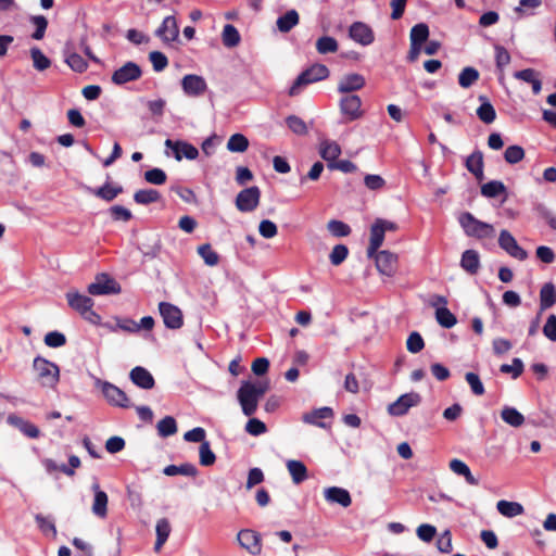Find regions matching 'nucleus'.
<instances>
[{"label": "nucleus", "instance_id": "1", "mask_svg": "<svg viewBox=\"0 0 556 556\" xmlns=\"http://www.w3.org/2000/svg\"><path fill=\"white\" fill-rule=\"evenodd\" d=\"M268 390V381H242L237 392V397L245 416H252L256 412L260 400Z\"/></svg>", "mask_w": 556, "mask_h": 556}, {"label": "nucleus", "instance_id": "2", "mask_svg": "<svg viewBox=\"0 0 556 556\" xmlns=\"http://www.w3.org/2000/svg\"><path fill=\"white\" fill-rule=\"evenodd\" d=\"M33 369L41 387L54 389L60 380V368L53 362L37 356L33 362Z\"/></svg>", "mask_w": 556, "mask_h": 556}, {"label": "nucleus", "instance_id": "3", "mask_svg": "<svg viewBox=\"0 0 556 556\" xmlns=\"http://www.w3.org/2000/svg\"><path fill=\"white\" fill-rule=\"evenodd\" d=\"M458 222L465 233L477 239H490L495 236V229L491 224L477 219L471 213H463Z\"/></svg>", "mask_w": 556, "mask_h": 556}, {"label": "nucleus", "instance_id": "4", "mask_svg": "<svg viewBox=\"0 0 556 556\" xmlns=\"http://www.w3.org/2000/svg\"><path fill=\"white\" fill-rule=\"evenodd\" d=\"M328 76L329 70L326 65L314 64L298 76L293 85L290 87L288 93L290 97H295L301 92L303 87L316 81L324 80Z\"/></svg>", "mask_w": 556, "mask_h": 556}, {"label": "nucleus", "instance_id": "5", "mask_svg": "<svg viewBox=\"0 0 556 556\" xmlns=\"http://www.w3.org/2000/svg\"><path fill=\"white\" fill-rule=\"evenodd\" d=\"M68 305L79 312L86 319L93 324L100 321V316L92 311L93 301L91 298L80 294L78 292H68L66 294Z\"/></svg>", "mask_w": 556, "mask_h": 556}, {"label": "nucleus", "instance_id": "6", "mask_svg": "<svg viewBox=\"0 0 556 556\" xmlns=\"http://www.w3.org/2000/svg\"><path fill=\"white\" fill-rule=\"evenodd\" d=\"M94 386L101 390L105 400L111 404L119 407H128L129 400L125 392L121 390L118 387L103 381L99 378H96Z\"/></svg>", "mask_w": 556, "mask_h": 556}, {"label": "nucleus", "instance_id": "7", "mask_svg": "<svg viewBox=\"0 0 556 556\" xmlns=\"http://www.w3.org/2000/svg\"><path fill=\"white\" fill-rule=\"evenodd\" d=\"M421 396L417 392L402 394L396 401L388 405V414L394 417H401L408 413L412 407L419 405Z\"/></svg>", "mask_w": 556, "mask_h": 556}, {"label": "nucleus", "instance_id": "8", "mask_svg": "<svg viewBox=\"0 0 556 556\" xmlns=\"http://www.w3.org/2000/svg\"><path fill=\"white\" fill-rule=\"evenodd\" d=\"M121 290L119 283L106 274L98 275L88 286V292L91 295L118 294Z\"/></svg>", "mask_w": 556, "mask_h": 556}, {"label": "nucleus", "instance_id": "9", "mask_svg": "<svg viewBox=\"0 0 556 556\" xmlns=\"http://www.w3.org/2000/svg\"><path fill=\"white\" fill-rule=\"evenodd\" d=\"M160 315L163 318L164 325L169 329H179L184 325L182 312L180 308L168 302H161L159 304Z\"/></svg>", "mask_w": 556, "mask_h": 556}, {"label": "nucleus", "instance_id": "10", "mask_svg": "<svg viewBox=\"0 0 556 556\" xmlns=\"http://www.w3.org/2000/svg\"><path fill=\"white\" fill-rule=\"evenodd\" d=\"M237 541L243 549L253 556H257L262 553V539L254 530H240L237 534Z\"/></svg>", "mask_w": 556, "mask_h": 556}, {"label": "nucleus", "instance_id": "11", "mask_svg": "<svg viewBox=\"0 0 556 556\" xmlns=\"http://www.w3.org/2000/svg\"><path fill=\"white\" fill-rule=\"evenodd\" d=\"M261 191L258 187H250L241 190L236 198V206L240 212H252L260 203Z\"/></svg>", "mask_w": 556, "mask_h": 556}, {"label": "nucleus", "instance_id": "12", "mask_svg": "<svg viewBox=\"0 0 556 556\" xmlns=\"http://www.w3.org/2000/svg\"><path fill=\"white\" fill-rule=\"evenodd\" d=\"M181 88L186 96L197 98L206 92L207 84L202 76L188 74L181 79Z\"/></svg>", "mask_w": 556, "mask_h": 556}, {"label": "nucleus", "instance_id": "13", "mask_svg": "<svg viewBox=\"0 0 556 556\" xmlns=\"http://www.w3.org/2000/svg\"><path fill=\"white\" fill-rule=\"evenodd\" d=\"M498 244L506 253L518 261H525L528 257L526 250L518 244L513 235L507 230L500 232Z\"/></svg>", "mask_w": 556, "mask_h": 556}, {"label": "nucleus", "instance_id": "14", "mask_svg": "<svg viewBox=\"0 0 556 556\" xmlns=\"http://www.w3.org/2000/svg\"><path fill=\"white\" fill-rule=\"evenodd\" d=\"M141 75L142 71L138 64L134 62H127L113 73L112 81L115 85H124L126 83L139 79Z\"/></svg>", "mask_w": 556, "mask_h": 556}, {"label": "nucleus", "instance_id": "15", "mask_svg": "<svg viewBox=\"0 0 556 556\" xmlns=\"http://www.w3.org/2000/svg\"><path fill=\"white\" fill-rule=\"evenodd\" d=\"M340 110L348 122L356 121L363 116L362 100L358 96H346L340 101Z\"/></svg>", "mask_w": 556, "mask_h": 556}, {"label": "nucleus", "instance_id": "16", "mask_svg": "<svg viewBox=\"0 0 556 556\" xmlns=\"http://www.w3.org/2000/svg\"><path fill=\"white\" fill-rule=\"evenodd\" d=\"M377 269L380 274L391 277L397 268V255L389 251H377L375 254Z\"/></svg>", "mask_w": 556, "mask_h": 556}, {"label": "nucleus", "instance_id": "17", "mask_svg": "<svg viewBox=\"0 0 556 556\" xmlns=\"http://www.w3.org/2000/svg\"><path fill=\"white\" fill-rule=\"evenodd\" d=\"M165 146L170 149L174 153V157L177 161H181L182 157H186L187 160H195L199 155L198 149L192 146L191 143L182 140H165Z\"/></svg>", "mask_w": 556, "mask_h": 556}, {"label": "nucleus", "instance_id": "18", "mask_svg": "<svg viewBox=\"0 0 556 556\" xmlns=\"http://www.w3.org/2000/svg\"><path fill=\"white\" fill-rule=\"evenodd\" d=\"M155 35L164 42L172 43L179 37V27L175 16H166L161 26L155 30Z\"/></svg>", "mask_w": 556, "mask_h": 556}, {"label": "nucleus", "instance_id": "19", "mask_svg": "<svg viewBox=\"0 0 556 556\" xmlns=\"http://www.w3.org/2000/svg\"><path fill=\"white\" fill-rule=\"evenodd\" d=\"M349 36L352 40L362 46H369L375 40L372 29L362 22H355L350 26Z\"/></svg>", "mask_w": 556, "mask_h": 556}, {"label": "nucleus", "instance_id": "20", "mask_svg": "<svg viewBox=\"0 0 556 556\" xmlns=\"http://www.w3.org/2000/svg\"><path fill=\"white\" fill-rule=\"evenodd\" d=\"M435 300L437 302L433 303L434 306L439 303L442 304L441 307H437L435 309V319L438 324L447 329L454 327L457 323V319L455 315L446 307V299L444 296L438 295Z\"/></svg>", "mask_w": 556, "mask_h": 556}, {"label": "nucleus", "instance_id": "21", "mask_svg": "<svg viewBox=\"0 0 556 556\" xmlns=\"http://www.w3.org/2000/svg\"><path fill=\"white\" fill-rule=\"evenodd\" d=\"M325 500L330 504H338L344 508L352 504L350 492L340 486H329L324 490Z\"/></svg>", "mask_w": 556, "mask_h": 556}, {"label": "nucleus", "instance_id": "22", "mask_svg": "<svg viewBox=\"0 0 556 556\" xmlns=\"http://www.w3.org/2000/svg\"><path fill=\"white\" fill-rule=\"evenodd\" d=\"M333 412L330 407H320L312 412L305 413L302 416V420L305 424L314 425L319 428H328V425L324 421L325 419H331Z\"/></svg>", "mask_w": 556, "mask_h": 556}, {"label": "nucleus", "instance_id": "23", "mask_svg": "<svg viewBox=\"0 0 556 556\" xmlns=\"http://www.w3.org/2000/svg\"><path fill=\"white\" fill-rule=\"evenodd\" d=\"M366 84L365 77L357 73L344 75L338 84V91L348 93L361 90Z\"/></svg>", "mask_w": 556, "mask_h": 556}, {"label": "nucleus", "instance_id": "24", "mask_svg": "<svg viewBox=\"0 0 556 556\" xmlns=\"http://www.w3.org/2000/svg\"><path fill=\"white\" fill-rule=\"evenodd\" d=\"M91 489L94 493L91 510L97 517L103 519L108 516L109 497L106 493L100 489L99 483H93Z\"/></svg>", "mask_w": 556, "mask_h": 556}, {"label": "nucleus", "instance_id": "25", "mask_svg": "<svg viewBox=\"0 0 556 556\" xmlns=\"http://www.w3.org/2000/svg\"><path fill=\"white\" fill-rule=\"evenodd\" d=\"M131 381L142 388V389H152L154 387V378L152 375L143 367L137 366L130 371Z\"/></svg>", "mask_w": 556, "mask_h": 556}, {"label": "nucleus", "instance_id": "26", "mask_svg": "<svg viewBox=\"0 0 556 556\" xmlns=\"http://www.w3.org/2000/svg\"><path fill=\"white\" fill-rule=\"evenodd\" d=\"M319 154L328 164L334 163L341 154V148L336 141L324 139L319 143Z\"/></svg>", "mask_w": 556, "mask_h": 556}, {"label": "nucleus", "instance_id": "27", "mask_svg": "<svg viewBox=\"0 0 556 556\" xmlns=\"http://www.w3.org/2000/svg\"><path fill=\"white\" fill-rule=\"evenodd\" d=\"M514 77L519 80L530 84L534 94L540 93V91L542 89V83L539 77V73L535 70L526 68L522 71L515 72Z\"/></svg>", "mask_w": 556, "mask_h": 556}, {"label": "nucleus", "instance_id": "28", "mask_svg": "<svg viewBox=\"0 0 556 556\" xmlns=\"http://www.w3.org/2000/svg\"><path fill=\"white\" fill-rule=\"evenodd\" d=\"M460 267L470 275L477 274L480 268L479 253L475 250H466L462 255Z\"/></svg>", "mask_w": 556, "mask_h": 556}, {"label": "nucleus", "instance_id": "29", "mask_svg": "<svg viewBox=\"0 0 556 556\" xmlns=\"http://www.w3.org/2000/svg\"><path fill=\"white\" fill-rule=\"evenodd\" d=\"M384 230L381 228L380 224L377 220L372 224L370 229V241L367 250V254L369 257H372L374 254L378 251V249L382 245L384 240Z\"/></svg>", "mask_w": 556, "mask_h": 556}, {"label": "nucleus", "instance_id": "30", "mask_svg": "<svg viewBox=\"0 0 556 556\" xmlns=\"http://www.w3.org/2000/svg\"><path fill=\"white\" fill-rule=\"evenodd\" d=\"M286 466L294 484H300L307 479V468L304 463L290 459L287 462Z\"/></svg>", "mask_w": 556, "mask_h": 556}, {"label": "nucleus", "instance_id": "31", "mask_svg": "<svg viewBox=\"0 0 556 556\" xmlns=\"http://www.w3.org/2000/svg\"><path fill=\"white\" fill-rule=\"evenodd\" d=\"M467 169L476 176L477 179L483 178V155L480 151L471 153L466 160Z\"/></svg>", "mask_w": 556, "mask_h": 556}, {"label": "nucleus", "instance_id": "32", "mask_svg": "<svg viewBox=\"0 0 556 556\" xmlns=\"http://www.w3.org/2000/svg\"><path fill=\"white\" fill-rule=\"evenodd\" d=\"M501 515L507 518H514L523 514V506L517 502L501 500L496 504Z\"/></svg>", "mask_w": 556, "mask_h": 556}, {"label": "nucleus", "instance_id": "33", "mask_svg": "<svg viewBox=\"0 0 556 556\" xmlns=\"http://www.w3.org/2000/svg\"><path fill=\"white\" fill-rule=\"evenodd\" d=\"M450 469L458 476H463L467 483L470 485H477L478 480L472 476L469 467L463 460L454 458L450 462Z\"/></svg>", "mask_w": 556, "mask_h": 556}, {"label": "nucleus", "instance_id": "34", "mask_svg": "<svg viewBox=\"0 0 556 556\" xmlns=\"http://www.w3.org/2000/svg\"><path fill=\"white\" fill-rule=\"evenodd\" d=\"M156 541L154 545V549L156 552L161 551L165 542L167 541L169 534H170V525L166 518H162L157 520L156 527Z\"/></svg>", "mask_w": 556, "mask_h": 556}, {"label": "nucleus", "instance_id": "35", "mask_svg": "<svg viewBox=\"0 0 556 556\" xmlns=\"http://www.w3.org/2000/svg\"><path fill=\"white\" fill-rule=\"evenodd\" d=\"M556 303V289L553 283H545L540 292V307L545 311Z\"/></svg>", "mask_w": 556, "mask_h": 556}, {"label": "nucleus", "instance_id": "36", "mask_svg": "<svg viewBox=\"0 0 556 556\" xmlns=\"http://www.w3.org/2000/svg\"><path fill=\"white\" fill-rule=\"evenodd\" d=\"M164 475L168 477L181 475L187 477H194L198 473V469L194 465L186 463L181 464L179 466L176 465H168L163 470Z\"/></svg>", "mask_w": 556, "mask_h": 556}, {"label": "nucleus", "instance_id": "37", "mask_svg": "<svg viewBox=\"0 0 556 556\" xmlns=\"http://www.w3.org/2000/svg\"><path fill=\"white\" fill-rule=\"evenodd\" d=\"M300 17L295 10H289L286 14L278 17L276 24L281 33L290 31L299 24Z\"/></svg>", "mask_w": 556, "mask_h": 556}, {"label": "nucleus", "instance_id": "38", "mask_svg": "<svg viewBox=\"0 0 556 556\" xmlns=\"http://www.w3.org/2000/svg\"><path fill=\"white\" fill-rule=\"evenodd\" d=\"M501 417L507 425L511 427H520L525 422V417L515 407L505 406L501 412Z\"/></svg>", "mask_w": 556, "mask_h": 556}, {"label": "nucleus", "instance_id": "39", "mask_svg": "<svg viewBox=\"0 0 556 556\" xmlns=\"http://www.w3.org/2000/svg\"><path fill=\"white\" fill-rule=\"evenodd\" d=\"M429 37V27L425 23L413 26L409 34L410 43L422 46Z\"/></svg>", "mask_w": 556, "mask_h": 556}, {"label": "nucleus", "instance_id": "40", "mask_svg": "<svg viewBox=\"0 0 556 556\" xmlns=\"http://www.w3.org/2000/svg\"><path fill=\"white\" fill-rule=\"evenodd\" d=\"M156 429L162 438L174 435L177 432L176 420L172 416H166L157 422Z\"/></svg>", "mask_w": 556, "mask_h": 556}, {"label": "nucleus", "instance_id": "41", "mask_svg": "<svg viewBox=\"0 0 556 556\" xmlns=\"http://www.w3.org/2000/svg\"><path fill=\"white\" fill-rule=\"evenodd\" d=\"M249 148V140L242 134H235L230 136L227 141V149L230 152L242 153Z\"/></svg>", "mask_w": 556, "mask_h": 556}, {"label": "nucleus", "instance_id": "42", "mask_svg": "<svg viewBox=\"0 0 556 556\" xmlns=\"http://www.w3.org/2000/svg\"><path fill=\"white\" fill-rule=\"evenodd\" d=\"M160 198V192L155 189H141L134 194V200L143 205L157 202Z\"/></svg>", "mask_w": 556, "mask_h": 556}, {"label": "nucleus", "instance_id": "43", "mask_svg": "<svg viewBox=\"0 0 556 556\" xmlns=\"http://www.w3.org/2000/svg\"><path fill=\"white\" fill-rule=\"evenodd\" d=\"M222 39L224 46L232 48L239 45L240 34L233 25L227 24L223 29Z\"/></svg>", "mask_w": 556, "mask_h": 556}, {"label": "nucleus", "instance_id": "44", "mask_svg": "<svg viewBox=\"0 0 556 556\" xmlns=\"http://www.w3.org/2000/svg\"><path fill=\"white\" fill-rule=\"evenodd\" d=\"M338 48V41L330 36H323L316 41V49L320 54L334 53Z\"/></svg>", "mask_w": 556, "mask_h": 556}, {"label": "nucleus", "instance_id": "45", "mask_svg": "<svg viewBox=\"0 0 556 556\" xmlns=\"http://www.w3.org/2000/svg\"><path fill=\"white\" fill-rule=\"evenodd\" d=\"M505 192V185L498 180L489 181L481 187V194L485 198H495Z\"/></svg>", "mask_w": 556, "mask_h": 556}, {"label": "nucleus", "instance_id": "46", "mask_svg": "<svg viewBox=\"0 0 556 556\" xmlns=\"http://www.w3.org/2000/svg\"><path fill=\"white\" fill-rule=\"evenodd\" d=\"M479 79V72L473 67H465L458 75V84L463 88H469Z\"/></svg>", "mask_w": 556, "mask_h": 556}, {"label": "nucleus", "instance_id": "47", "mask_svg": "<svg viewBox=\"0 0 556 556\" xmlns=\"http://www.w3.org/2000/svg\"><path fill=\"white\" fill-rule=\"evenodd\" d=\"M30 56L33 60V65L37 71H45L51 65V61L37 47L30 49Z\"/></svg>", "mask_w": 556, "mask_h": 556}, {"label": "nucleus", "instance_id": "48", "mask_svg": "<svg viewBox=\"0 0 556 556\" xmlns=\"http://www.w3.org/2000/svg\"><path fill=\"white\" fill-rule=\"evenodd\" d=\"M198 253L207 266H215L219 262L218 254L212 249L211 244L205 243L198 247Z\"/></svg>", "mask_w": 556, "mask_h": 556}, {"label": "nucleus", "instance_id": "49", "mask_svg": "<svg viewBox=\"0 0 556 556\" xmlns=\"http://www.w3.org/2000/svg\"><path fill=\"white\" fill-rule=\"evenodd\" d=\"M477 115L485 124H491L496 118V112L493 105L484 100L482 104L477 109Z\"/></svg>", "mask_w": 556, "mask_h": 556}, {"label": "nucleus", "instance_id": "50", "mask_svg": "<svg viewBox=\"0 0 556 556\" xmlns=\"http://www.w3.org/2000/svg\"><path fill=\"white\" fill-rule=\"evenodd\" d=\"M66 64L75 72L83 73L87 70L88 63L76 52L68 53L65 58Z\"/></svg>", "mask_w": 556, "mask_h": 556}, {"label": "nucleus", "instance_id": "51", "mask_svg": "<svg viewBox=\"0 0 556 556\" xmlns=\"http://www.w3.org/2000/svg\"><path fill=\"white\" fill-rule=\"evenodd\" d=\"M327 229L334 237H346L351 233L350 226L337 219L329 220L327 224Z\"/></svg>", "mask_w": 556, "mask_h": 556}, {"label": "nucleus", "instance_id": "52", "mask_svg": "<svg viewBox=\"0 0 556 556\" xmlns=\"http://www.w3.org/2000/svg\"><path fill=\"white\" fill-rule=\"evenodd\" d=\"M525 157V150L522 147L514 144L506 148L504 159L508 164H517Z\"/></svg>", "mask_w": 556, "mask_h": 556}, {"label": "nucleus", "instance_id": "53", "mask_svg": "<svg viewBox=\"0 0 556 556\" xmlns=\"http://www.w3.org/2000/svg\"><path fill=\"white\" fill-rule=\"evenodd\" d=\"M287 126L292 132L299 136L306 135L308 129L305 122L296 115H290L286 118Z\"/></svg>", "mask_w": 556, "mask_h": 556}, {"label": "nucleus", "instance_id": "54", "mask_svg": "<svg viewBox=\"0 0 556 556\" xmlns=\"http://www.w3.org/2000/svg\"><path fill=\"white\" fill-rule=\"evenodd\" d=\"M199 454H200V464L202 466H212L216 460V456L213 453V451L211 450V445L208 442H202V444L200 445V448H199Z\"/></svg>", "mask_w": 556, "mask_h": 556}, {"label": "nucleus", "instance_id": "55", "mask_svg": "<svg viewBox=\"0 0 556 556\" xmlns=\"http://www.w3.org/2000/svg\"><path fill=\"white\" fill-rule=\"evenodd\" d=\"M465 379L475 395L481 396L484 394L485 390H484L483 383L477 374L467 372L465 375Z\"/></svg>", "mask_w": 556, "mask_h": 556}, {"label": "nucleus", "instance_id": "56", "mask_svg": "<svg viewBox=\"0 0 556 556\" xmlns=\"http://www.w3.org/2000/svg\"><path fill=\"white\" fill-rule=\"evenodd\" d=\"M121 192L122 188H115L111 187L110 185H105L96 189L93 194L109 202L114 200Z\"/></svg>", "mask_w": 556, "mask_h": 556}, {"label": "nucleus", "instance_id": "57", "mask_svg": "<svg viewBox=\"0 0 556 556\" xmlns=\"http://www.w3.org/2000/svg\"><path fill=\"white\" fill-rule=\"evenodd\" d=\"M35 519H36V522H37L39 529L45 534L52 535V536L56 535L55 526H54L53 521L50 518L45 517L42 515H36Z\"/></svg>", "mask_w": 556, "mask_h": 556}, {"label": "nucleus", "instance_id": "58", "mask_svg": "<svg viewBox=\"0 0 556 556\" xmlns=\"http://www.w3.org/2000/svg\"><path fill=\"white\" fill-rule=\"evenodd\" d=\"M495 62L501 73L510 63L509 52L502 46H495Z\"/></svg>", "mask_w": 556, "mask_h": 556}, {"label": "nucleus", "instance_id": "59", "mask_svg": "<svg viewBox=\"0 0 556 556\" xmlns=\"http://www.w3.org/2000/svg\"><path fill=\"white\" fill-rule=\"evenodd\" d=\"M424 339L418 332L414 331L408 336L406 348L410 353H418L424 349Z\"/></svg>", "mask_w": 556, "mask_h": 556}, {"label": "nucleus", "instance_id": "60", "mask_svg": "<svg viewBox=\"0 0 556 556\" xmlns=\"http://www.w3.org/2000/svg\"><path fill=\"white\" fill-rule=\"evenodd\" d=\"M149 60L155 72H162L168 65L166 55L160 51L150 52Z\"/></svg>", "mask_w": 556, "mask_h": 556}, {"label": "nucleus", "instance_id": "61", "mask_svg": "<svg viewBox=\"0 0 556 556\" xmlns=\"http://www.w3.org/2000/svg\"><path fill=\"white\" fill-rule=\"evenodd\" d=\"M166 174L161 168H152L144 173V179L152 185H163L166 181Z\"/></svg>", "mask_w": 556, "mask_h": 556}, {"label": "nucleus", "instance_id": "62", "mask_svg": "<svg viewBox=\"0 0 556 556\" xmlns=\"http://www.w3.org/2000/svg\"><path fill=\"white\" fill-rule=\"evenodd\" d=\"M348 254H349V250L345 245H343V244L336 245L329 255L331 264L334 266L340 265L348 257Z\"/></svg>", "mask_w": 556, "mask_h": 556}, {"label": "nucleus", "instance_id": "63", "mask_svg": "<svg viewBox=\"0 0 556 556\" xmlns=\"http://www.w3.org/2000/svg\"><path fill=\"white\" fill-rule=\"evenodd\" d=\"M45 343L49 348H61L66 343V338L59 331H51L45 336Z\"/></svg>", "mask_w": 556, "mask_h": 556}, {"label": "nucleus", "instance_id": "64", "mask_svg": "<svg viewBox=\"0 0 556 556\" xmlns=\"http://www.w3.org/2000/svg\"><path fill=\"white\" fill-rule=\"evenodd\" d=\"M544 336L553 342H556V315H549L543 327Z\"/></svg>", "mask_w": 556, "mask_h": 556}]
</instances>
